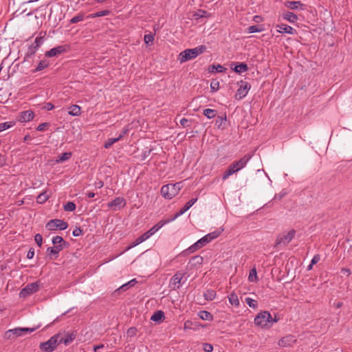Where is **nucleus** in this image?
Instances as JSON below:
<instances>
[{"instance_id":"obj_33","label":"nucleus","mask_w":352,"mask_h":352,"mask_svg":"<svg viewBox=\"0 0 352 352\" xmlns=\"http://www.w3.org/2000/svg\"><path fill=\"white\" fill-rule=\"evenodd\" d=\"M49 198V196L46 191H44L39 194L36 197V201L38 204H43L45 203Z\"/></svg>"},{"instance_id":"obj_21","label":"nucleus","mask_w":352,"mask_h":352,"mask_svg":"<svg viewBox=\"0 0 352 352\" xmlns=\"http://www.w3.org/2000/svg\"><path fill=\"white\" fill-rule=\"evenodd\" d=\"M127 129H123L122 132L117 137V138H109L104 143V148H110L114 143L118 142L119 140H120L123 136L127 133Z\"/></svg>"},{"instance_id":"obj_17","label":"nucleus","mask_w":352,"mask_h":352,"mask_svg":"<svg viewBox=\"0 0 352 352\" xmlns=\"http://www.w3.org/2000/svg\"><path fill=\"white\" fill-rule=\"evenodd\" d=\"M67 47L65 45H59L54 47L49 51L45 52V56L47 57H55L60 55L61 54L66 52Z\"/></svg>"},{"instance_id":"obj_29","label":"nucleus","mask_w":352,"mask_h":352,"mask_svg":"<svg viewBox=\"0 0 352 352\" xmlns=\"http://www.w3.org/2000/svg\"><path fill=\"white\" fill-rule=\"evenodd\" d=\"M226 70V69L222 66L221 65H212L209 66L208 71L210 72H218V73H222Z\"/></svg>"},{"instance_id":"obj_45","label":"nucleus","mask_w":352,"mask_h":352,"mask_svg":"<svg viewBox=\"0 0 352 352\" xmlns=\"http://www.w3.org/2000/svg\"><path fill=\"white\" fill-rule=\"evenodd\" d=\"M245 302L249 305V307L252 308H256L257 307V302L251 298H245Z\"/></svg>"},{"instance_id":"obj_20","label":"nucleus","mask_w":352,"mask_h":352,"mask_svg":"<svg viewBox=\"0 0 352 352\" xmlns=\"http://www.w3.org/2000/svg\"><path fill=\"white\" fill-rule=\"evenodd\" d=\"M126 201L124 198L118 197L115 198L112 201L108 204V206L110 208L114 207L115 210L120 209L124 207Z\"/></svg>"},{"instance_id":"obj_50","label":"nucleus","mask_w":352,"mask_h":352,"mask_svg":"<svg viewBox=\"0 0 352 352\" xmlns=\"http://www.w3.org/2000/svg\"><path fill=\"white\" fill-rule=\"evenodd\" d=\"M203 349L206 352H212L213 350V346L212 344L209 343H204L203 344Z\"/></svg>"},{"instance_id":"obj_26","label":"nucleus","mask_w":352,"mask_h":352,"mask_svg":"<svg viewBox=\"0 0 352 352\" xmlns=\"http://www.w3.org/2000/svg\"><path fill=\"white\" fill-rule=\"evenodd\" d=\"M166 222H164L163 221H160L158 222L156 225L153 226L150 230H148L147 232L148 233H150L149 235L151 236L153 235L155 232H157Z\"/></svg>"},{"instance_id":"obj_48","label":"nucleus","mask_w":352,"mask_h":352,"mask_svg":"<svg viewBox=\"0 0 352 352\" xmlns=\"http://www.w3.org/2000/svg\"><path fill=\"white\" fill-rule=\"evenodd\" d=\"M248 31L249 33H255L262 31V29H259L256 25H251L248 28Z\"/></svg>"},{"instance_id":"obj_57","label":"nucleus","mask_w":352,"mask_h":352,"mask_svg":"<svg viewBox=\"0 0 352 352\" xmlns=\"http://www.w3.org/2000/svg\"><path fill=\"white\" fill-rule=\"evenodd\" d=\"M188 122V120L186 119V118H182L181 120H180V124L182 126L185 127L187 126V124Z\"/></svg>"},{"instance_id":"obj_42","label":"nucleus","mask_w":352,"mask_h":352,"mask_svg":"<svg viewBox=\"0 0 352 352\" xmlns=\"http://www.w3.org/2000/svg\"><path fill=\"white\" fill-rule=\"evenodd\" d=\"M109 13V10H102L94 14H90L88 16V18H96V17H100V16H104L108 15Z\"/></svg>"},{"instance_id":"obj_23","label":"nucleus","mask_w":352,"mask_h":352,"mask_svg":"<svg viewBox=\"0 0 352 352\" xmlns=\"http://www.w3.org/2000/svg\"><path fill=\"white\" fill-rule=\"evenodd\" d=\"M165 318L164 313L162 311H155L151 316V320L155 322L162 321Z\"/></svg>"},{"instance_id":"obj_16","label":"nucleus","mask_w":352,"mask_h":352,"mask_svg":"<svg viewBox=\"0 0 352 352\" xmlns=\"http://www.w3.org/2000/svg\"><path fill=\"white\" fill-rule=\"evenodd\" d=\"M44 41V36H37L35 40L34 43L32 44L28 50V55H33L36 53L38 47L43 44Z\"/></svg>"},{"instance_id":"obj_27","label":"nucleus","mask_w":352,"mask_h":352,"mask_svg":"<svg viewBox=\"0 0 352 352\" xmlns=\"http://www.w3.org/2000/svg\"><path fill=\"white\" fill-rule=\"evenodd\" d=\"M228 300L232 305L239 307V300L238 296L235 293L232 292L228 296Z\"/></svg>"},{"instance_id":"obj_4","label":"nucleus","mask_w":352,"mask_h":352,"mask_svg":"<svg viewBox=\"0 0 352 352\" xmlns=\"http://www.w3.org/2000/svg\"><path fill=\"white\" fill-rule=\"evenodd\" d=\"M182 188V182L164 185L161 188V194L165 199H171L179 193Z\"/></svg>"},{"instance_id":"obj_53","label":"nucleus","mask_w":352,"mask_h":352,"mask_svg":"<svg viewBox=\"0 0 352 352\" xmlns=\"http://www.w3.org/2000/svg\"><path fill=\"white\" fill-rule=\"evenodd\" d=\"M82 234V230L80 228H76L72 232L73 236H79Z\"/></svg>"},{"instance_id":"obj_18","label":"nucleus","mask_w":352,"mask_h":352,"mask_svg":"<svg viewBox=\"0 0 352 352\" xmlns=\"http://www.w3.org/2000/svg\"><path fill=\"white\" fill-rule=\"evenodd\" d=\"M296 340L295 337L292 335H288L283 337L278 341V345L280 346L286 347L292 346L294 343H295Z\"/></svg>"},{"instance_id":"obj_41","label":"nucleus","mask_w":352,"mask_h":352,"mask_svg":"<svg viewBox=\"0 0 352 352\" xmlns=\"http://www.w3.org/2000/svg\"><path fill=\"white\" fill-rule=\"evenodd\" d=\"M72 156V153H69V152H66V153H61L59 157H58V160H56V162H64V161H66L67 160H69Z\"/></svg>"},{"instance_id":"obj_32","label":"nucleus","mask_w":352,"mask_h":352,"mask_svg":"<svg viewBox=\"0 0 352 352\" xmlns=\"http://www.w3.org/2000/svg\"><path fill=\"white\" fill-rule=\"evenodd\" d=\"M203 113L208 119H212L216 116L217 111L212 109H206L204 110Z\"/></svg>"},{"instance_id":"obj_19","label":"nucleus","mask_w":352,"mask_h":352,"mask_svg":"<svg viewBox=\"0 0 352 352\" xmlns=\"http://www.w3.org/2000/svg\"><path fill=\"white\" fill-rule=\"evenodd\" d=\"M276 28L280 33H287L292 35L296 34V30L294 28L286 24H278Z\"/></svg>"},{"instance_id":"obj_47","label":"nucleus","mask_w":352,"mask_h":352,"mask_svg":"<svg viewBox=\"0 0 352 352\" xmlns=\"http://www.w3.org/2000/svg\"><path fill=\"white\" fill-rule=\"evenodd\" d=\"M219 82L217 80H212L210 83V89L212 92H215L219 89Z\"/></svg>"},{"instance_id":"obj_59","label":"nucleus","mask_w":352,"mask_h":352,"mask_svg":"<svg viewBox=\"0 0 352 352\" xmlns=\"http://www.w3.org/2000/svg\"><path fill=\"white\" fill-rule=\"evenodd\" d=\"M103 347H104V344L96 345L94 346V351L95 352H97L98 349H102Z\"/></svg>"},{"instance_id":"obj_25","label":"nucleus","mask_w":352,"mask_h":352,"mask_svg":"<svg viewBox=\"0 0 352 352\" xmlns=\"http://www.w3.org/2000/svg\"><path fill=\"white\" fill-rule=\"evenodd\" d=\"M234 72L239 74L245 72L248 70V65L244 63H240L235 65Z\"/></svg>"},{"instance_id":"obj_38","label":"nucleus","mask_w":352,"mask_h":352,"mask_svg":"<svg viewBox=\"0 0 352 352\" xmlns=\"http://www.w3.org/2000/svg\"><path fill=\"white\" fill-rule=\"evenodd\" d=\"M248 280L250 282H256L258 280L257 272L256 268H252L248 276Z\"/></svg>"},{"instance_id":"obj_31","label":"nucleus","mask_w":352,"mask_h":352,"mask_svg":"<svg viewBox=\"0 0 352 352\" xmlns=\"http://www.w3.org/2000/svg\"><path fill=\"white\" fill-rule=\"evenodd\" d=\"M14 125H15L14 121H9V122L0 123V133L6 129L12 128Z\"/></svg>"},{"instance_id":"obj_34","label":"nucleus","mask_w":352,"mask_h":352,"mask_svg":"<svg viewBox=\"0 0 352 352\" xmlns=\"http://www.w3.org/2000/svg\"><path fill=\"white\" fill-rule=\"evenodd\" d=\"M52 243L54 245H62L63 248L67 244V243L63 240V237L60 236H54L52 239Z\"/></svg>"},{"instance_id":"obj_3","label":"nucleus","mask_w":352,"mask_h":352,"mask_svg":"<svg viewBox=\"0 0 352 352\" xmlns=\"http://www.w3.org/2000/svg\"><path fill=\"white\" fill-rule=\"evenodd\" d=\"M206 50L205 45H199L192 49H187L179 53L178 60L180 63H184L188 60L195 58L199 55L203 54Z\"/></svg>"},{"instance_id":"obj_11","label":"nucleus","mask_w":352,"mask_h":352,"mask_svg":"<svg viewBox=\"0 0 352 352\" xmlns=\"http://www.w3.org/2000/svg\"><path fill=\"white\" fill-rule=\"evenodd\" d=\"M239 85V87L236 91L235 98L241 100L247 96L249 90L250 89L251 85L249 82L243 80L240 81Z\"/></svg>"},{"instance_id":"obj_35","label":"nucleus","mask_w":352,"mask_h":352,"mask_svg":"<svg viewBox=\"0 0 352 352\" xmlns=\"http://www.w3.org/2000/svg\"><path fill=\"white\" fill-rule=\"evenodd\" d=\"M137 283V280L135 278L131 280L128 283L122 285L121 287L118 288V290L120 291H126L129 287L134 286Z\"/></svg>"},{"instance_id":"obj_8","label":"nucleus","mask_w":352,"mask_h":352,"mask_svg":"<svg viewBox=\"0 0 352 352\" xmlns=\"http://www.w3.org/2000/svg\"><path fill=\"white\" fill-rule=\"evenodd\" d=\"M67 226L68 225L67 222L60 219H55L49 221L47 223L45 228L48 230H56L57 229L64 230L67 228Z\"/></svg>"},{"instance_id":"obj_51","label":"nucleus","mask_w":352,"mask_h":352,"mask_svg":"<svg viewBox=\"0 0 352 352\" xmlns=\"http://www.w3.org/2000/svg\"><path fill=\"white\" fill-rule=\"evenodd\" d=\"M48 126H49V123H47V122L42 123L37 126L36 130L38 131H43L46 129V128Z\"/></svg>"},{"instance_id":"obj_52","label":"nucleus","mask_w":352,"mask_h":352,"mask_svg":"<svg viewBox=\"0 0 352 352\" xmlns=\"http://www.w3.org/2000/svg\"><path fill=\"white\" fill-rule=\"evenodd\" d=\"M149 234L150 233H148V232H146L145 233L139 236V241L142 242L145 241L146 240L151 237Z\"/></svg>"},{"instance_id":"obj_44","label":"nucleus","mask_w":352,"mask_h":352,"mask_svg":"<svg viewBox=\"0 0 352 352\" xmlns=\"http://www.w3.org/2000/svg\"><path fill=\"white\" fill-rule=\"evenodd\" d=\"M49 63L47 60H41L37 65L35 71L40 72L48 66Z\"/></svg>"},{"instance_id":"obj_56","label":"nucleus","mask_w":352,"mask_h":352,"mask_svg":"<svg viewBox=\"0 0 352 352\" xmlns=\"http://www.w3.org/2000/svg\"><path fill=\"white\" fill-rule=\"evenodd\" d=\"M54 107V104H52L51 102H47L45 105V109H46L48 111L53 109Z\"/></svg>"},{"instance_id":"obj_43","label":"nucleus","mask_w":352,"mask_h":352,"mask_svg":"<svg viewBox=\"0 0 352 352\" xmlns=\"http://www.w3.org/2000/svg\"><path fill=\"white\" fill-rule=\"evenodd\" d=\"M65 211L72 212L76 209V204L74 202L68 201L63 207Z\"/></svg>"},{"instance_id":"obj_6","label":"nucleus","mask_w":352,"mask_h":352,"mask_svg":"<svg viewBox=\"0 0 352 352\" xmlns=\"http://www.w3.org/2000/svg\"><path fill=\"white\" fill-rule=\"evenodd\" d=\"M56 336H58L57 340H58L59 344L63 343L65 345H68L75 340L76 333L74 331H69L57 333Z\"/></svg>"},{"instance_id":"obj_37","label":"nucleus","mask_w":352,"mask_h":352,"mask_svg":"<svg viewBox=\"0 0 352 352\" xmlns=\"http://www.w3.org/2000/svg\"><path fill=\"white\" fill-rule=\"evenodd\" d=\"M199 316L200 318L204 320H211L212 319V316L210 313L207 311H201L199 314Z\"/></svg>"},{"instance_id":"obj_63","label":"nucleus","mask_w":352,"mask_h":352,"mask_svg":"<svg viewBox=\"0 0 352 352\" xmlns=\"http://www.w3.org/2000/svg\"><path fill=\"white\" fill-rule=\"evenodd\" d=\"M314 265H311V263H310L308 266H307V270H311L312 269V267H313Z\"/></svg>"},{"instance_id":"obj_2","label":"nucleus","mask_w":352,"mask_h":352,"mask_svg":"<svg viewBox=\"0 0 352 352\" xmlns=\"http://www.w3.org/2000/svg\"><path fill=\"white\" fill-rule=\"evenodd\" d=\"M251 157V155L247 154L244 155L239 161H235L232 162L223 173L222 176V179H227L230 176L243 168L247 165L248 162L250 161Z\"/></svg>"},{"instance_id":"obj_10","label":"nucleus","mask_w":352,"mask_h":352,"mask_svg":"<svg viewBox=\"0 0 352 352\" xmlns=\"http://www.w3.org/2000/svg\"><path fill=\"white\" fill-rule=\"evenodd\" d=\"M35 329V328H15L7 331L5 336L7 338H10L12 335L19 337L24 334L30 333L34 331Z\"/></svg>"},{"instance_id":"obj_13","label":"nucleus","mask_w":352,"mask_h":352,"mask_svg":"<svg viewBox=\"0 0 352 352\" xmlns=\"http://www.w3.org/2000/svg\"><path fill=\"white\" fill-rule=\"evenodd\" d=\"M197 201V198H192L190 200H189L185 206L179 210V212L175 214V215L170 219L168 220L166 222H170L172 221H174L179 216L182 215L184 213H185L188 210H189Z\"/></svg>"},{"instance_id":"obj_62","label":"nucleus","mask_w":352,"mask_h":352,"mask_svg":"<svg viewBox=\"0 0 352 352\" xmlns=\"http://www.w3.org/2000/svg\"><path fill=\"white\" fill-rule=\"evenodd\" d=\"M334 305L337 309H338L342 306V302H338L336 303Z\"/></svg>"},{"instance_id":"obj_58","label":"nucleus","mask_w":352,"mask_h":352,"mask_svg":"<svg viewBox=\"0 0 352 352\" xmlns=\"http://www.w3.org/2000/svg\"><path fill=\"white\" fill-rule=\"evenodd\" d=\"M342 272L346 274L347 276H349L351 274V270L348 268H342Z\"/></svg>"},{"instance_id":"obj_39","label":"nucleus","mask_w":352,"mask_h":352,"mask_svg":"<svg viewBox=\"0 0 352 352\" xmlns=\"http://www.w3.org/2000/svg\"><path fill=\"white\" fill-rule=\"evenodd\" d=\"M299 6H302L300 1H287L286 3V6L292 10L298 9Z\"/></svg>"},{"instance_id":"obj_60","label":"nucleus","mask_w":352,"mask_h":352,"mask_svg":"<svg viewBox=\"0 0 352 352\" xmlns=\"http://www.w3.org/2000/svg\"><path fill=\"white\" fill-rule=\"evenodd\" d=\"M141 243H142V241H139V237H138L135 241L133 243L131 247H135L139 244H140Z\"/></svg>"},{"instance_id":"obj_36","label":"nucleus","mask_w":352,"mask_h":352,"mask_svg":"<svg viewBox=\"0 0 352 352\" xmlns=\"http://www.w3.org/2000/svg\"><path fill=\"white\" fill-rule=\"evenodd\" d=\"M220 234H221V232L220 231L215 230L214 232H212L206 234V237L208 243H210L213 239H215L216 238H217Z\"/></svg>"},{"instance_id":"obj_61","label":"nucleus","mask_w":352,"mask_h":352,"mask_svg":"<svg viewBox=\"0 0 352 352\" xmlns=\"http://www.w3.org/2000/svg\"><path fill=\"white\" fill-rule=\"evenodd\" d=\"M87 196L89 198H93V197H94V196H95V193H94V192H88L87 193Z\"/></svg>"},{"instance_id":"obj_40","label":"nucleus","mask_w":352,"mask_h":352,"mask_svg":"<svg viewBox=\"0 0 352 352\" xmlns=\"http://www.w3.org/2000/svg\"><path fill=\"white\" fill-rule=\"evenodd\" d=\"M85 19V15L82 13H79L78 15L74 16L70 20V23H76Z\"/></svg>"},{"instance_id":"obj_15","label":"nucleus","mask_w":352,"mask_h":352,"mask_svg":"<svg viewBox=\"0 0 352 352\" xmlns=\"http://www.w3.org/2000/svg\"><path fill=\"white\" fill-rule=\"evenodd\" d=\"M207 243H208V241L206 236H204V237H202L201 239L198 240L196 243H195L194 244L190 245L184 252H188L190 253H193L195 251H197V250H199V249L201 248L202 247H204V245H206Z\"/></svg>"},{"instance_id":"obj_30","label":"nucleus","mask_w":352,"mask_h":352,"mask_svg":"<svg viewBox=\"0 0 352 352\" xmlns=\"http://www.w3.org/2000/svg\"><path fill=\"white\" fill-rule=\"evenodd\" d=\"M204 296L207 300H212L216 297V292L213 289H207L204 292Z\"/></svg>"},{"instance_id":"obj_24","label":"nucleus","mask_w":352,"mask_h":352,"mask_svg":"<svg viewBox=\"0 0 352 352\" xmlns=\"http://www.w3.org/2000/svg\"><path fill=\"white\" fill-rule=\"evenodd\" d=\"M68 113L72 116H78L80 113V107L77 104H73L69 108Z\"/></svg>"},{"instance_id":"obj_28","label":"nucleus","mask_w":352,"mask_h":352,"mask_svg":"<svg viewBox=\"0 0 352 352\" xmlns=\"http://www.w3.org/2000/svg\"><path fill=\"white\" fill-rule=\"evenodd\" d=\"M283 18L290 23H294L298 19L297 15L292 12H287L285 14H284Z\"/></svg>"},{"instance_id":"obj_49","label":"nucleus","mask_w":352,"mask_h":352,"mask_svg":"<svg viewBox=\"0 0 352 352\" xmlns=\"http://www.w3.org/2000/svg\"><path fill=\"white\" fill-rule=\"evenodd\" d=\"M34 241L36 243V244L41 247L42 245V243H43V237L41 236V234H36L35 236H34Z\"/></svg>"},{"instance_id":"obj_64","label":"nucleus","mask_w":352,"mask_h":352,"mask_svg":"<svg viewBox=\"0 0 352 352\" xmlns=\"http://www.w3.org/2000/svg\"><path fill=\"white\" fill-rule=\"evenodd\" d=\"M188 323H189V321H186L185 323H184V329H186V328H188Z\"/></svg>"},{"instance_id":"obj_46","label":"nucleus","mask_w":352,"mask_h":352,"mask_svg":"<svg viewBox=\"0 0 352 352\" xmlns=\"http://www.w3.org/2000/svg\"><path fill=\"white\" fill-rule=\"evenodd\" d=\"M144 40L146 44L153 43L154 41V36L151 34H146L144 35Z\"/></svg>"},{"instance_id":"obj_5","label":"nucleus","mask_w":352,"mask_h":352,"mask_svg":"<svg viewBox=\"0 0 352 352\" xmlns=\"http://www.w3.org/2000/svg\"><path fill=\"white\" fill-rule=\"evenodd\" d=\"M58 336H53L47 341L41 342L39 344V349L44 352H52L59 344Z\"/></svg>"},{"instance_id":"obj_12","label":"nucleus","mask_w":352,"mask_h":352,"mask_svg":"<svg viewBox=\"0 0 352 352\" xmlns=\"http://www.w3.org/2000/svg\"><path fill=\"white\" fill-rule=\"evenodd\" d=\"M184 273L181 271L177 272L175 275L170 278L169 282V288L171 290H175L180 287Z\"/></svg>"},{"instance_id":"obj_22","label":"nucleus","mask_w":352,"mask_h":352,"mask_svg":"<svg viewBox=\"0 0 352 352\" xmlns=\"http://www.w3.org/2000/svg\"><path fill=\"white\" fill-rule=\"evenodd\" d=\"M63 249L62 245H54V247H50L47 249V254L50 255H54L55 257H58L59 252Z\"/></svg>"},{"instance_id":"obj_14","label":"nucleus","mask_w":352,"mask_h":352,"mask_svg":"<svg viewBox=\"0 0 352 352\" xmlns=\"http://www.w3.org/2000/svg\"><path fill=\"white\" fill-rule=\"evenodd\" d=\"M34 118V113L32 110L21 111L17 116V120L21 123L28 122L32 120Z\"/></svg>"},{"instance_id":"obj_54","label":"nucleus","mask_w":352,"mask_h":352,"mask_svg":"<svg viewBox=\"0 0 352 352\" xmlns=\"http://www.w3.org/2000/svg\"><path fill=\"white\" fill-rule=\"evenodd\" d=\"M320 260V256L319 254H316L312 258V259L311 261V265H315L317 263H318Z\"/></svg>"},{"instance_id":"obj_1","label":"nucleus","mask_w":352,"mask_h":352,"mask_svg":"<svg viewBox=\"0 0 352 352\" xmlns=\"http://www.w3.org/2000/svg\"><path fill=\"white\" fill-rule=\"evenodd\" d=\"M278 318L276 316L272 318L270 313L267 311H261L254 318V324L260 328H270L274 323L276 322Z\"/></svg>"},{"instance_id":"obj_55","label":"nucleus","mask_w":352,"mask_h":352,"mask_svg":"<svg viewBox=\"0 0 352 352\" xmlns=\"http://www.w3.org/2000/svg\"><path fill=\"white\" fill-rule=\"evenodd\" d=\"M34 250L32 248H31L28 252L27 258H29V259H31V258H32L34 257Z\"/></svg>"},{"instance_id":"obj_7","label":"nucleus","mask_w":352,"mask_h":352,"mask_svg":"<svg viewBox=\"0 0 352 352\" xmlns=\"http://www.w3.org/2000/svg\"><path fill=\"white\" fill-rule=\"evenodd\" d=\"M296 230L292 229L287 233L278 235L276 239V245H287L294 238Z\"/></svg>"},{"instance_id":"obj_9","label":"nucleus","mask_w":352,"mask_h":352,"mask_svg":"<svg viewBox=\"0 0 352 352\" xmlns=\"http://www.w3.org/2000/svg\"><path fill=\"white\" fill-rule=\"evenodd\" d=\"M39 287H40L39 282H35V283L28 284L19 292V297L20 298H25V297L36 292L39 289Z\"/></svg>"}]
</instances>
